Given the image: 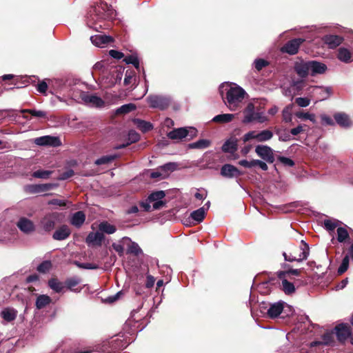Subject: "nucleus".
I'll use <instances>...</instances> for the list:
<instances>
[{"label": "nucleus", "mask_w": 353, "mask_h": 353, "mask_svg": "<svg viewBox=\"0 0 353 353\" xmlns=\"http://www.w3.org/2000/svg\"><path fill=\"white\" fill-rule=\"evenodd\" d=\"M234 118L232 114H221L215 116L212 119V121L215 123H226L230 122Z\"/></svg>", "instance_id": "nucleus-40"}, {"label": "nucleus", "mask_w": 353, "mask_h": 353, "mask_svg": "<svg viewBox=\"0 0 353 353\" xmlns=\"http://www.w3.org/2000/svg\"><path fill=\"white\" fill-rule=\"evenodd\" d=\"M283 310V304L282 303H275L272 304L268 310V316L271 319H274L279 316Z\"/></svg>", "instance_id": "nucleus-27"}, {"label": "nucleus", "mask_w": 353, "mask_h": 353, "mask_svg": "<svg viewBox=\"0 0 353 353\" xmlns=\"http://www.w3.org/2000/svg\"><path fill=\"white\" fill-rule=\"evenodd\" d=\"M205 212L203 208H200L190 214V217L197 222H201L205 218Z\"/></svg>", "instance_id": "nucleus-44"}, {"label": "nucleus", "mask_w": 353, "mask_h": 353, "mask_svg": "<svg viewBox=\"0 0 353 353\" xmlns=\"http://www.w3.org/2000/svg\"><path fill=\"white\" fill-rule=\"evenodd\" d=\"M81 282V279L78 276L68 278L64 282L65 288L70 291L76 292V290L74 289V288L78 285Z\"/></svg>", "instance_id": "nucleus-35"}, {"label": "nucleus", "mask_w": 353, "mask_h": 353, "mask_svg": "<svg viewBox=\"0 0 353 353\" xmlns=\"http://www.w3.org/2000/svg\"><path fill=\"white\" fill-rule=\"evenodd\" d=\"M221 175L225 178L239 177L243 173L234 165L229 163L223 165L221 168Z\"/></svg>", "instance_id": "nucleus-15"}, {"label": "nucleus", "mask_w": 353, "mask_h": 353, "mask_svg": "<svg viewBox=\"0 0 353 353\" xmlns=\"http://www.w3.org/2000/svg\"><path fill=\"white\" fill-rule=\"evenodd\" d=\"M51 301L52 299L48 295L41 294L37 296L35 305L37 309L41 310L48 305Z\"/></svg>", "instance_id": "nucleus-31"}, {"label": "nucleus", "mask_w": 353, "mask_h": 353, "mask_svg": "<svg viewBox=\"0 0 353 353\" xmlns=\"http://www.w3.org/2000/svg\"><path fill=\"white\" fill-rule=\"evenodd\" d=\"M148 103L152 108L165 110L170 105V100L164 97L159 95H150L148 97Z\"/></svg>", "instance_id": "nucleus-10"}, {"label": "nucleus", "mask_w": 353, "mask_h": 353, "mask_svg": "<svg viewBox=\"0 0 353 353\" xmlns=\"http://www.w3.org/2000/svg\"><path fill=\"white\" fill-rule=\"evenodd\" d=\"M34 143L41 146L49 145L52 147H58L61 145V141L57 137L47 135L36 138L34 139Z\"/></svg>", "instance_id": "nucleus-12"}, {"label": "nucleus", "mask_w": 353, "mask_h": 353, "mask_svg": "<svg viewBox=\"0 0 353 353\" xmlns=\"http://www.w3.org/2000/svg\"><path fill=\"white\" fill-rule=\"evenodd\" d=\"M337 340L341 343H344L345 341L351 336L350 327L344 323H341L334 327Z\"/></svg>", "instance_id": "nucleus-14"}, {"label": "nucleus", "mask_w": 353, "mask_h": 353, "mask_svg": "<svg viewBox=\"0 0 353 353\" xmlns=\"http://www.w3.org/2000/svg\"><path fill=\"white\" fill-rule=\"evenodd\" d=\"M282 268L284 269V270L279 271V275L283 277L287 276L290 278V279H292V276H299L301 275L302 272L301 269H292L290 268V265L287 263H283L282 265Z\"/></svg>", "instance_id": "nucleus-22"}, {"label": "nucleus", "mask_w": 353, "mask_h": 353, "mask_svg": "<svg viewBox=\"0 0 353 353\" xmlns=\"http://www.w3.org/2000/svg\"><path fill=\"white\" fill-rule=\"evenodd\" d=\"M123 61L126 64H132L134 66V68L138 71H139V70H140L139 60V59H138V57L137 56H134V55H132V54L126 56L124 58Z\"/></svg>", "instance_id": "nucleus-46"}, {"label": "nucleus", "mask_w": 353, "mask_h": 353, "mask_svg": "<svg viewBox=\"0 0 353 353\" xmlns=\"http://www.w3.org/2000/svg\"><path fill=\"white\" fill-rule=\"evenodd\" d=\"M140 139V135L135 130H130L128 133V140L130 143H135Z\"/></svg>", "instance_id": "nucleus-63"}, {"label": "nucleus", "mask_w": 353, "mask_h": 353, "mask_svg": "<svg viewBox=\"0 0 353 353\" xmlns=\"http://www.w3.org/2000/svg\"><path fill=\"white\" fill-rule=\"evenodd\" d=\"M91 39L92 43L97 46H100L103 44H108L113 41L112 37L107 35H97L94 37H92Z\"/></svg>", "instance_id": "nucleus-33"}, {"label": "nucleus", "mask_w": 353, "mask_h": 353, "mask_svg": "<svg viewBox=\"0 0 353 353\" xmlns=\"http://www.w3.org/2000/svg\"><path fill=\"white\" fill-rule=\"evenodd\" d=\"M71 234V230L67 225H61L52 234L53 239L63 241L68 239Z\"/></svg>", "instance_id": "nucleus-19"}, {"label": "nucleus", "mask_w": 353, "mask_h": 353, "mask_svg": "<svg viewBox=\"0 0 353 353\" xmlns=\"http://www.w3.org/2000/svg\"><path fill=\"white\" fill-rule=\"evenodd\" d=\"M339 223L340 221L338 220L325 219L323 221V226L327 231H334Z\"/></svg>", "instance_id": "nucleus-52"}, {"label": "nucleus", "mask_w": 353, "mask_h": 353, "mask_svg": "<svg viewBox=\"0 0 353 353\" xmlns=\"http://www.w3.org/2000/svg\"><path fill=\"white\" fill-rule=\"evenodd\" d=\"M273 137V132L270 130H264L258 132V141L265 142Z\"/></svg>", "instance_id": "nucleus-45"}, {"label": "nucleus", "mask_w": 353, "mask_h": 353, "mask_svg": "<svg viewBox=\"0 0 353 353\" xmlns=\"http://www.w3.org/2000/svg\"><path fill=\"white\" fill-rule=\"evenodd\" d=\"M277 159L282 164L285 166L293 167L295 164L294 161L288 157L279 156Z\"/></svg>", "instance_id": "nucleus-60"}, {"label": "nucleus", "mask_w": 353, "mask_h": 353, "mask_svg": "<svg viewBox=\"0 0 353 353\" xmlns=\"http://www.w3.org/2000/svg\"><path fill=\"white\" fill-rule=\"evenodd\" d=\"M177 168V164L176 163H168L165 165L159 167V170L162 171L163 174V176L165 178L169 175V173L174 171Z\"/></svg>", "instance_id": "nucleus-42"}, {"label": "nucleus", "mask_w": 353, "mask_h": 353, "mask_svg": "<svg viewBox=\"0 0 353 353\" xmlns=\"http://www.w3.org/2000/svg\"><path fill=\"white\" fill-rule=\"evenodd\" d=\"M293 70L300 79H305L310 74L315 76L323 74L327 70V65L317 61H307L297 57L293 65Z\"/></svg>", "instance_id": "nucleus-1"}, {"label": "nucleus", "mask_w": 353, "mask_h": 353, "mask_svg": "<svg viewBox=\"0 0 353 353\" xmlns=\"http://www.w3.org/2000/svg\"><path fill=\"white\" fill-rule=\"evenodd\" d=\"M275 133L279 136V140L281 141H288L291 139L290 131L287 129H282L280 128H274Z\"/></svg>", "instance_id": "nucleus-37"}, {"label": "nucleus", "mask_w": 353, "mask_h": 353, "mask_svg": "<svg viewBox=\"0 0 353 353\" xmlns=\"http://www.w3.org/2000/svg\"><path fill=\"white\" fill-rule=\"evenodd\" d=\"M255 152L265 163H273L275 161L274 150L267 145H258L255 148Z\"/></svg>", "instance_id": "nucleus-7"}, {"label": "nucleus", "mask_w": 353, "mask_h": 353, "mask_svg": "<svg viewBox=\"0 0 353 353\" xmlns=\"http://www.w3.org/2000/svg\"><path fill=\"white\" fill-rule=\"evenodd\" d=\"M337 241L339 243H344L346 242L350 239V235L349 233L345 228L343 227H339L337 228Z\"/></svg>", "instance_id": "nucleus-41"}, {"label": "nucleus", "mask_w": 353, "mask_h": 353, "mask_svg": "<svg viewBox=\"0 0 353 353\" xmlns=\"http://www.w3.org/2000/svg\"><path fill=\"white\" fill-rule=\"evenodd\" d=\"M238 163L245 168H252L258 166L263 171H267L268 170L267 163L259 159H252L251 161L243 159L239 161Z\"/></svg>", "instance_id": "nucleus-17"}, {"label": "nucleus", "mask_w": 353, "mask_h": 353, "mask_svg": "<svg viewBox=\"0 0 353 353\" xmlns=\"http://www.w3.org/2000/svg\"><path fill=\"white\" fill-rule=\"evenodd\" d=\"M251 139H256L258 141V132L256 131H250L245 134L242 138L244 143L249 141Z\"/></svg>", "instance_id": "nucleus-55"}, {"label": "nucleus", "mask_w": 353, "mask_h": 353, "mask_svg": "<svg viewBox=\"0 0 353 353\" xmlns=\"http://www.w3.org/2000/svg\"><path fill=\"white\" fill-rule=\"evenodd\" d=\"M115 159V155H105L97 159L94 163L97 165H105L112 162Z\"/></svg>", "instance_id": "nucleus-50"}, {"label": "nucleus", "mask_w": 353, "mask_h": 353, "mask_svg": "<svg viewBox=\"0 0 353 353\" xmlns=\"http://www.w3.org/2000/svg\"><path fill=\"white\" fill-rule=\"evenodd\" d=\"M165 196V193L163 190L156 191L152 193H151L148 200L149 203L154 202L155 201H161L162 199H163Z\"/></svg>", "instance_id": "nucleus-49"}, {"label": "nucleus", "mask_w": 353, "mask_h": 353, "mask_svg": "<svg viewBox=\"0 0 353 353\" xmlns=\"http://www.w3.org/2000/svg\"><path fill=\"white\" fill-rule=\"evenodd\" d=\"M85 221V214L83 211H78L73 214L70 223L74 227L81 228Z\"/></svg>", "instance_id": "nucleus-26"}, {"label": "nucleus", "mask_w": 353, "mask_h": 353, "mask_svg": "<svg viewBox=\"0 0 353 353\" xmlns=\"http://www.w3.org/2000/svg\"><path fill=\"white\" fill-rule=\"evenodd\" d=\"M137 128L143 133L150 131L153 129V125L150 122L140 119H134L133 121Z\"/></svg>", "instance_id": "nucleus-30"}, {"label": "nucleus", "mask_w": 353, "mask_h": 353, "mask_svg": "<svg viewBox=\"0 0 353 353\" xmlns=\"http://www.w3.org/2000/svg\"><path fill=\"white\" fill-rule=\"evenodd\" d=\"M305 41L304 39L295 38L286 42L281 48L283 53L294 55L298 53L300 46Z\"/></svg>", "instance_id": "nucleus-9"}, {"label": "nucleus", "mask_w": 353, "mask_h": 353, "mask_svg": "<svg viewBox=\"0 0 353 353\" xmlns=\"http://www.w3.org/2000/svg\"><path fill=\"white\" fill-rule=\"evenodd\" d=\"M296 116L299 119H309L312 122H315V115L308 112H297Z\"/></svg>", "instance_id": "nucleus-57"}, {"label": "nucleus", "mask_w": 353, "mask_h": 353, "mask_svg": "<svg viewBox=\"0 0 353 353\" xmlns=\"http://www.w3.org/2000/svg\"><path fill=\"white\" fill-rule=\"evenodd\" d=\"M238 141L236 139L227 140L222 145V151L228 153H234L238 149Z\"/></svg>", "instance_id": "nucleus-28"}, {"label": "nucleus", "mask_w": 353, "mask_h": 353, "mask_svg": "<svg viewBox=\"0 0 353 353\" xmlns=\"http://www.w3.org/2000/svg\"><path fill=\"white\" fill-rule=\"evenodd\" d=\"M54 187L52 183L28 184L24 186V191L28 194H38L47 192Z\"/></svg>", "instance_id": "nucleus-13"}, {"label": "nucleus", "mask_w": 353, "mask_h": 353, "mask_svg": "<svg viewBox=\"0 0 353 353\" xmlns=\"http://www.w3.org/2000/svg\"><path fill=\"white\" fill-rule=\"evenodd\" d=\"M211 144L210 140L208 139H199V141L188 144V148L190 149H205L208 148Z\"/></svg>", "instance_id": "nucleus-36"}, {"label": "nucleus", "mask_w": 353, "mask_h": 353, "mask_svg": "<svg viewBox=\"0 0 353 353\" xmlns=\"http://www.w3.org/2000/svg\"><path fill=\"white\" fill-rule=\"evenodd\" d=\"M295 103L300 107H307L310 105V100L307 97H298L295 99Z\"/></svg>", "instance_id": "nucleus-61"}, {"label": "nucleus", "mask_w": 353, "mask_h": 353, "mask_svg": "<svg viewBox=\"0 0 353 353\" xmlns=\"http://www.w3.org/2000/svg\"><path fill=\"white\" fill-rule=\"evenodd\" d=\"M90 12H93L97 16V19H105L112 14V6L103 1H100L92 8V10H90Z\"/></svg>", "instance_id": "nucleus-6"}, {"label": "nucleus", "mask_w": 353, "mask_h": 353, "mask_svg": "<svg viewBox=\"0 0 353 353\" xmlns=\"http://www.w3.org/2000/svg\"><path fill=\"white\" fill-rule=\"evenodd\" d=\"M105 239V235L101 232H90L85 239L88 245L101 246Z\"/></svg>", "instance_id": "nucleus-18"}, {"label": "nucleus", "mask_w": 353, "mask_h": 353, "mask_svg": "<svg viewBox=\"0 0 353 353\" xmlns=\"http://www.w3.org/2000/svg\"><path fill=\"white\" fill-rule=\"evenodd\" d=\"M221 94L224 103L231 110H235L243 101L246 94L245 91L240 86L230 87L227 89L225 97L221 90Z\"/></svg>", "instance_id": "nucleus-2"}, {"label": "nucleus", "mask_w": 353, "mask_h": 353, "mask_svg": "<svg viewBox=\"0 0 353 353\" xmlns=\"http://www.w3.org/2000/svg\"><path fill=\"white\" fill-rule=\"evenodd\" d=\"M312 88L314 90H321L319 97L320 100L327 99L332 94V88L330 87L312 86Z\"/></svg>", "instance_id": "nucleus-43"}, {"label": "nucleus", "mask_w": 353, "mask_h": 353, "mask_svg": "<svg viewBox=\"0 0 353 353\" xmlns=\"http://www.w3.org/2000/svg\"><path fill=\"white\" fill-rule=\"evenodd\" d=\"M279 281L281 280L278 278V276L276 277L269 276L266 280H265L260 284L259 288L261 290H264L263 292V293H270L273 286H275L276 285H280Z\"/></svg>", "instance_id": "nucleus-20"}, {"label": "nucleus", "mask_w": 353, "mask_h": 353, "mask_svg": "<svg viewBox=\"0 0 353 353\" xmlns=\"http://www.w3.org/2000/svg\"><path fill=\"white\" fill-rule=\"evenodd\" d=\"M337 58L342 62L348 63L353 61V55L351 52L345 48L338 49Z\"/></svg>", "instance_id": "nucleus-25"}, {"label": "nucleus", "mask_w": 353, "mask_h": 353, "mask_svg": "<svg viewBox=\"0 0 353 353\" xmlns=\"http://www.w3.org/2000/svg\"><path fill=\"white\" fill-rule=\"evenodd\" d=\"M17 311L13 308H6L1 312V317L8 322H11L17 318Z\"/></svg>", "instance_id": "nucleus-34"}, {"label": "nucleus", "mask_w": 353, "mask_h": 353, "mask_svg": "<svg viewBox=\"0 0 353 353\" xmlns=\"http://www.w3.org/2000/svg\"><path fill=\"white\" fill-rule=\"evenodd\" d=\"M94 351L97 353H110L108 343L104 342L102 345H96Z\"/></svg>", "instance_id": "nucleus-58"}, {"label": "nucleus", "mask_w": 353, "mask_h": 353, "mask_svg": "<svg viewBox=\"0 0 353 353\" xmlns=\"http://www.w3.org/2000/svg\"><path fill=\"white\" fill-rule=\"evenodd\" d=\"M244 118L243 122L244 123H251L253 121L258 120L260 122H263V119L261 117L259 113L254 112V105L252 103H249L243 111Z\"/></svg>", "instance_id": "nucleus-11"}, {"label": "nucleus", "mask_w": 353, "mask_h": 353, "mask_svg": "<svg viewBox=\"0 0 353 353\" xmlns=\"http://www.w3.org/2000/svg\"><path fill=\"white\" fill-rule=\"evenodd\" d=\"M136 108H137V106L134 103L125 104V105H121L119 108H117L115 111V114L117 115L125 114L132 111L135 110Z\"/></svg>", "instance_id": "nucleus-39"}, {"label": "nucleus", "mask_w": 353, "mask_h": 353, "mask_svg": "<svg viewBox=\"0 0 353 353\" xmlns=\"http://www.w3.org/2000/svg\"><path fill=\"white\" fill-rule=\"evenodd\" d=\"M197 135V130L194 128H175L168 133L167 136L172 140L182 139L189 137L192 139Z\"/></svg>", "instance_id": "nucleus-5"}, {"label": "nucleus", "mask_w": 353, "mask_h": 353, "mask_svg": "<svg viewBox=\"0 0 353 353\" xmlns=\"http://www.w3.org/2000/svg\"><path fill=\"white\" fill-rule=\"evenodd\" d=\"M336 122L341 127L348 128L352 125V121L347 114L343 112L336 113L334 115Z\"/></svg>", "instance_id": "nucleus-24"}, {"label": "nucleus", "mask_w": 353, "mask_h": 353, "mask_svg": "<svg viewBox=\"0 0 353 353\" xmlns=\"http://www.w3.org/2000/svg\"><path fill=\"white\" fill-rule=\"evenodd\" d=\"M21 113L26 114L28 113L30 114L32 117H38V118H47V112L43 110H37L34 109H21L20 110ZM23 117L25 119H28V116L23 114Z\"/></svg>", "instance_id": "nucleus-32"}, {"label": "nucleus", "mask_w": 353, "mask_h": 353, "mask_svg": "<svg viewBox=\"0 0 353 353\" xmlns=\"http://www.w3.org/2000/svg\"><path fill=\"white\" fill-rule=\"evenodd\" d=\"M63 215L57 212L46 214L40 221L39 227L46 232L53 230L57 223H61Z\"/></svg>", "instance_id": "nucleus-4"}, {"label": "nucleus", "mask_w": 353, "mask_h": 353, "mask_svg": "<svg viewBox=\"0 0 353 353\" xmlns=\"http://www.w3.org/2000/svg\"><path fill=\"white\" fill-rule=\"evenodd\" d=\"M135 72L132 70H127L125 74L124 85H128L132 82V78L134 77Z\"/></svg>", "instance_id": "nucleus-62"}, {"label": "nucleus", "mask_w": 353, "mask_h": 353, "mask_svg": "<svg viewBox=\"0 0 353 353\" xmlns=\"http://www.w3.org/2000/svg\"><path fill=\"white\" fill-rule=\"evenodd\" d=\"M81 99L85 104H89L93 107L101 108L104 105L103 100L95 94H89L86 92H83L81 94Z\"/></svg>", "instance_id": "nucleus-16"}, {"label": "nucleus", "mask_w": 353, "mask_h": 353, "mask_svg": "<svg viewBox=\"0 0 353 353\" xmlns=\"http://www.w3.org/2000/svg\"><path fill=\"white\" fill-rule=\"evenodd\" d=\"M276 276L281 281L279 285L280 288L286 295H292L296 292V286H299L297 284L299 282V280L293 282L292 281V279H290L287 276L281 277L279 272L276 273Z\"/></svg>", "instance_id": "nucleus-8"}, {"label": "nucleus", "mask_w": 353, "mask_h": 353, "mask_svg": "<svg viewBox=\"0 0 353 353\" xmlns=\"http://www.w3.org/2000/svg\"><path fill=\"white\" fill-rule=\"evenodd\" d=\"M349 262H350L349 255L345 256V257L343 259L342 262L337 270V273L339 275L343 274L347 270L348 267H349Z\"/></svg>", "instance_id": "nucleus-51"}, {"label": "nucleus", "mask_w": 353, "mask_h": 353, "mask_svg": "<svg viewBox=\"0 0 353 353\" xmlns=\"http://www.w3.org/2000/svg\"><path fill=\"white\" fill-rule=\"evenodd\" d=\"M18 228L25 233H30L34 231L35 228L33 222L27 218H21L17 223Z\"/></svg>", "instance_id": "nucleus-21"}, {"label": "nucleus", "mask_w": 353, "mask_h": 353, "mask_svg": "<svg viewBox=\"0 0 353 353\" xmlns=\"http://www.w3.org/2000/svg\"><path fill=\"white\" fill-rule=\"evenodd\" d=\"M303 82L304 79H299L296 80H292L291 83V85L294 88L297 92L302 90L303 88Z\"/></svg>", "instance_id": "nucleus-59"}, {"label": "nucleus", "mask_w": 353, "mask_h": 353, "mask_svg": "<svg viewBox=\"0 0 353 353\" xmlns=\"http://www.w3.org/2000/svg\"><path fill=\"white\" fill-rule=\"evenodd\" d=\"M128 253L133 254L135 256L139 255L142 252V250L135 242H131L128 246Z\"/></svg>", "instance_id": "nucleus-53"}, {"label": "nucleus", "mask_w": 353, "mask_h": 353, "mask_svg": "<svg viewBox=\"0 0 353 353\" xmlns=\"http://www.w3.org/2000/svg\"><path fill=\"white\" fill-rule=\"evenodd\" d=\"M52 267V262L50 261L47 260L40 263L37 266V270L40 273L46 274L51 270Z\"/></svg>", "instance_id": "nucleus-48"}, {"label": "nucleus", "mask_w": 353, "mask_h": 353, "mask_svg": "<svg viewBox=\"0 0 353 353\" xmlns=\"http://www.w3.org/2000/svg\"><path fill=\"white\" fill-rule=\"evenodd\" d=\"M52 173V171L50 170H38L32 172V176L37 179H47L50 178Z\"/></svg>", "instance_id": "nucleus-47"}, {"label": "nucleus", "mask_w": 353, "mask_h": 353, "mask_svg": "<svg viewBox=\"0 0 353 353\" xmlns=\"http://www.w3.org/2000/svg\"><path fill=\"white\" fill-rule=\"evenodd\" d=\"M322 343L324 345H330L334 341L333 333L332 332H325L322 335Z\"/></svg>", "instance_id": "nucleus-56"}, {"label": "nucleus", "mask_w": 353, "mask_h": 353, "mask_svg": "<svg viewBox=\"0 0 353 353\" xmlns=\"http://www.w3.org/2000/svg\"><path fill=\"white\" fill-rule=\"evenodd\" d=\"M270 64L269 61L263 59H257L254 61V67L257 71H261L263 68Z\"/></svg>", "instance_id": "nucleus-54"}, {"label": "nucleus", "mask_w": 353, "mask_h": 353, "mask_svg": "<svg viewBox=\"0 0 353 353\" xmlns=\"http://www.w3.org/2000/svg\"><path fill=\"white\" fill-rule=\"evenodd\" d=\"M309 254V245L303 240L301 241L300 245L292 246L288 252L283 253L285 260L289 262H302L307 259Z\"/></svg>", "instance_id": "nucleus-3"}, {"label": "nucleus", "mask_w": 353, "mask_h": 353, "mask_svg": "<svg viewBox=\"0 0 353 353\" xmlns=\"http://www.w3.org/2000/svg\"><path fill=\"white\" fill-rule=\"evenodd\" d=\"M99 229L102 233L108 234H113L116 232L117 228L114 225L109 223L108 221H103L99 225Z\"/></svg>", "instance_id": "nucleus-38"}, {"label": "nucleus", "mask_w": 353, "mask_h": 353, "mask_svg": "<svg viewBox=\"0 0 353 353\" xmlns=\"http://www.w3.org/2000/svg\"><path fill=\"white\" fill-rule=\"evenodd\" d=\"M343 41V37L339 35H326L324 37V42L330 48L334 49L342 43Z\"/></svg>", "instance_id": "nucleus-23"}, {"label": "nucleus", "mask_w": 353, "mask_h": 353, "mask_svg": "<svg viewBox=\"0 0 353 353\" xmlns=\"http://www.w3.org/2000/svg\"><path fill=\"white\" fill-rule=\"evenodd\" d=\"M48 287L57 293L63 292L65 285L64 283L59 281L57 278H51L48 281Z\"/></svg>", "instance_id": "nucleus-29"}, {"label": "nucleus", "mask_w": 353, "mask_h": 353, "mask_svg": "<svg viewBox=\"0 0 353 353\" xmlns=\"http://www.w3.org/2000/svg\"><path fill=\"white\" fill-rule=\"evenodd\" d=\"M48 87L46 80L39 81L37 85V90L41 94H46Z\"/></svg>", "instance_id": "nucleus-64"}]
</instances>
